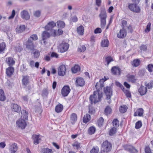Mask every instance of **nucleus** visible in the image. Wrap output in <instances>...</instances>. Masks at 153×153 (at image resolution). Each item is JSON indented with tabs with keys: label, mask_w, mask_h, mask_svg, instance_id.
I'll return each instance as SVG.
<instances>
[{
	"label": "nucleus",
	"mask_w": 153,
	"mask_h": 153,
	"mask_svg": "<svg viewBox=\"0 0 153 153\" xmlns=\"http://www.w3.org/2000/svg\"><path fill=\"white\" fill-rule=\"evenodd\" d=\"M138 91L141 95L145 94L147 91V88L144 86H141L138 89Z\"/></svg>",
	"instance_id": "b1692460"
},
{
	"label": "nucleus",
	"mask_w": 153,
	"mask_h": 153,
	"mask_svg": "<svg viewBox=\"0 0 153 153\" xmlns=\"http://www.w3.org/2000/svg\"><path fill=\"white\" fill-rule=\"evenodd\" d=\"M77 117L75 113L71 114V120L72 124H74L76 121Z\"/></svg>",
	"instance_id": "473e14b6"
},
{
	"label": "nucleus",
	"mask_w": 153,
	"mask_h": 153,
	"mask_svg": "<svg viewBox=\"0 0 153 153\" xmlns=\"http://www.w3.org/2000/svg\"><path fill=\"white\" fill-rule=\"evenodd\" d=\"M37 39L38 37L36 35L33 34L31 35L26 43V45L27 48L30 50H33L34 46L32 43L33 41H35L37 40Z\"/></svg>",
	"instance_id": "f03ea898"
},
{
	"label": "nucleus",
	"mask_w": 153,
	"mask_h": 153,
	"mask_svg": "<svg viewBox=\"0 0 153 153\" xmlns=\"http://www.w3.org/2000/svg\"><path fill=\"white\" fill-rule=\"evenodd\" d=\"M33 56L34 58H38L40 55V51L38 50L34 49L33 50Z\"/></svg>",
	"instance_id": "f704fd0d"
},
{
	"label": "nucleus",
	"mask_w": 153,
	"mask_h": 153,
	"mask_svg": "<svg viewBox=\"0 0 153 153\" xmlns=\"http://www.w3.org/2000/svg\"><path fill=\"white\" fill-rule=\"evenodd\" d=\"M77 31L78 33L80 35H82L83 34L84 29L82 26H80L77 28Z\"/></svg>",
	"instance_id": "72a5a7b5"
},
{
	"label": "nucleus",
	"mask_w": 153,
	"mask_h": 153,
	"mask_svg": "<svg viewBox=\"0 0 153 153\" xmlns=\"http://www.w3.org/2000/svg\"><path fill=\"white\" fill-rule=\"evenodd\" d=\"M21 116L20 118L23 119L25 120L28 119V113L25 110H22L21 112Z\"/></svg>",
	"instance_id": "5701e85b"
},
{
	"label": "nucleus",
	"mask_w": 153,
	"mask_h": 153,
	"mask_svg": "<svg viewBox=\"0 0 153 153\" xmlns=\"http://www.w3.org/2000/svg\"><path fill=\"white\" fill-rule=\"evenodd\" d=\"M15 15V11L14 10H13L12 11L11 15L9 16L8 17V19H13Z\"/></svg>",
	"instance_id": "052dcab7"
},
{
	"label": "nucleus",
	"mask_w": 153,
	"mask_h": 153,
	"mask_svg": "<svg viewBox=\"0 0 153 153\" xmlns=\"http://www.w3.org/2000/svg\"><path fill=\"white\" fill-rule=\"evenodd\" d=\"M63 109V106L61 104H58L55 107V111L57 113L61 112Z\"/></svg>",
	"instance_id": "7c9ffc66"
},
{
	"label": "nucleus",
	"mask_w": 153,
	"mask_h": 153,
	"mask_svg": "<svg viewBox=\"0 0 153 153\" xmlns=\"http://www.w3.org/2000/svg\"><path fill=\"white\" fill-rule=\"evenodd\" d=\"M143 113V110L142 108H140L137 109V111L134 113V116H141Z\"/></svg>",
	"instance_id": "bb28decb"
},
{
	"label": "nucleus",
	"mask_w": 153,
	"mask_h": 153,
	"mask_svg": "<svg viewBox=\"0 0 153 153\" xmlns=\"http://www.w3.org/2000/svg\"><path fill=\"white\" fill-rule=\"evenodd\" d=\"M9 149L10 153H15L18 149L17 144L16 143L10 144Z\"/></svg>",
	"instance_id": "9b49d317"
},
{
	"label": "nucleus",
	"mask_w": 153,
	"mask_h": 153,
	"mask_svg": "<svg viewBox=\"0 0 153 153\" xmlns=\"http://www.w3.org/2000/svg\"><path fill=\"white\" fill-rule=\"evenodd\" d=\"M100 21L101 27L104 28L106 24V20H100Z\"/></svg>",
	"instance_id": "4d7b16f0"
},
{
	"label": "nucleus",
	"mask_w": 153,
	"mask_h": 153,
	"mask_svg": "<svg viewBox=\"0 0 153 153\" xmlns=\"http://www.w3.org/2000/svg\"><path fill=\"white\" fill-rule=\"evenodd\" d=\"M5 99L6 98L4 96L3 91L2 89H0V100L1 101H4Z\"/></svg>",
	"instance_id": "58836bf2"
},
{
	"label": "nucleus",
	"mask_w": 153,
	"mask_h": 153,
	"mask_svg": "<svg viewBox=\"0 0 153 153\" xmlns=\"http://www.w3.org/2000/svg\"><path fill=\"white\" fill-rule=\"evenodd\" d=\"M51 56L52 57L58 58V54L56 53L53 52L51 53Z\"/></svg>",
	"instance_id": "69168bd1"
},
{
	"label": "nucleus",
	"mask_w": 153,
	"mask_h": 153,
	"mask_svg": "<svg viewBox=\"0 0 153 153\" xmlns=\"http://www.w3.org/2000/svg\"><path fill=\"white\" fill-rule=\"evenodd\" d=\"M14 72V68L12 67H9L6 69V74L7 76H10L13 74Z\"/></svg>",
	"instance_id": "6ab92c4d"
},
{
	"label": "nucleus",
	"mask_w": 153,
	"mask_h": 153,
	"mask_svg": "<svg viewBox=\"0 0 153 153\" xmlns=\"http://www.w3.org/2000/svg\"><path fill=\"white\" fill-rule=\"evenodd\" d=\"M22 47L19 46L16 47H15V50L16 52H20L22 51Z\"/></svg>",
	"instance_id": "338daca9"
},
{
	"label": "nucleus",
	"mask_w": 153,
	"mask_h": 153,
	"mask_svg": "<svg viewBox=\"0 0 153 153\" xmlns=\"http://www.w3.org/2000/svg\"><path fill=\"white\" fill-rule=\"evenodd\" d=\"M96 129L94 127H90L88 130V132L90 134H92L95 132Z\"/></svg>",
	"instance_id": "79ce46f5"
},
{
	"label": "nucleus",
	"mask_w": 153,
	"mask_h": 153,
	"mask_svg": "<svg viewBox=\"0 0 153 153\" xmlns=\"http://www.w3.org/2000/svg\"><path fill=\"white\" fill-rule=\"evenodd\" d=\"M21 18L23 19L27 20L30 19V16L28 12L26 10H23L20 13Z\"/></svg>",
	"instance_id": "f8f14e48"
},
{
	"label": "nucleus",
	"mask_w": 153,
	"mask_h": 153,
	"mask_svg": "<svg viewBox=\"0 0 153 153\" xmlns=\"http://www.w3.org/2000/svg\"><path fill=\"white\" fill-rule=\"evenodd\" d=\"M57 25L59 27L62 28H64L65 26V24L64 22L60 21L57 22Z\"/></svg>",
	"instance_id": "c03bdc74"
},
{
	"label": "nucleus",
	"mask_w": 153,
	"mask_h": 153,
	"mask_svg": "<svg viewBox=\"0 0 153 153\" xmlns=\"http://www.w3.org/2000/svg\"><path fill=\"white\" fill-rule=\"evenodd\" d=\"M140 60L138 59H134L131 63V64L133 66L137 67L140 64Z\"/></svg>",
	"instance_id": "e433bc0d"
},
{
	"label": "nucleus",
	"mask_w": 153,
	"mask_h": 153,
	"mask_svg": "<svg viewBox=\"0 0 153 153\" xmlns=\"http://www.w3.org/2000/svg\"><path fill=\"white\" fill-rule=\"evenodd\" d=\"M151 24L150 22L146 26V27L145 30V31L146 32H149L150 30Z\"/></svg>",
	"instance_id": "13d9d810"
},
{
	"label": "nucleus",
	"mask_w": 153,
	"mask_h": 153,
	"mask_svg": "<svg viewBox=\"0 0 153 153\" xmlns=\"http://www.w3.org/2000/svg\"><path fill=\"white\" fill-rule=\"evenodd\" d=\"M66 71V67L64 65H60L58 68V74L60 76H64L65 74Z\"/></svg>",
	"instance_id": "6e6552de"
},
{
	"label": "nucleus",
	"mask_w": 153,
	"mask_h": 153,
	"mask_svg": "<svg viewBox=\"0 0 153 153\" xmlns=\"http://www.w3.org/2000/svg\"><path fill=\"white\" fill-rule=\"evenodd\" d=\"M48 94V92L47 89H44L42 91V94L43 96H47Z\"/></svg>",
	"instance_id": "0e129e2a"
},
{
	"label": "nucleus",
	"mask_w": 153,
	"mask_h": 153,
	"mask_svg": "<svg viewBox=\"0 0 153 153\" xmlns=\"http://www.w3.org/2000/svg\"><path fill=\"white\" fill-rule=\"evenodd\" d=\"M106 60L107 62V65H108L111 62L113 61V59L111 56H108L106 57Z\"/></svg>",
	"instance_id": "603ef678"
},
{
	"label": "nucleus",
	"mask_w": 153,
	"mask_h": 153,
	"mask_svg": "<svg viewBox=\"0 0 153 153\" xmlns=\"http://www.w3.org/2000/svg\"><path fill=\"white\" fill-rule=\"evenodd\" d=\"M99 151V148L98 147L96 146L93 147L91 150V153H98Z\"/></svg>",
	"instance_id": "de8ad7c7"
},
{
	"label": "nucleus",
	"mask_w": 153,
	"mask_h": 153,
	"mask_svg": "<svg viewBox=\"0 0 153 153\" xmlns=\"http://www.w3.org/2000/svg\"><path fill=\"white\" fill-rule=\"evenodd\" d=\"M70 91L69 87L68 85L64 86L61 90V93L63 97L68 96Z\"/></svg>",
	"instance_id": "9d476101"
},
{
	"label": "nucleus",
	"mask_w": 153,
	"mask_h": 153,
	"mask_svg": "<svg viewBox=\"0 0 153 153\" xmlns=\"http://www.w3.org/2000/svg\"><path fill=\"white\" fill-rule=\"evenodd\" d=\"M51 36V35L47 31L43 32L42 34V40H46Z\"/></svg>",
	"instance_id": "a878e982"
},
{
	"label": "nucleus",
	"mask_w": 153,
	"mask_h": 153,
	"mask_svg": "<svg viewBox=\"0 0 153 153\" xmlns=\"http://www.w3.org/2000/svg\"><path fill=\"white\" fill-rule=\"evenodd\" d=\"M11 109L13 112H18L20 111L21 107L15 103H12L11 105Z\"/></svg>",
	"instance_id": "ddd939ff"
},
{
	"label": "nucleus",
	"mask_w": 153,
	"mask_h": 153,
	"mask_svg": "<svg viewBox=\"0 0 153 153\" xmlns=\"http://www.w3.org/2000/svg\"><path fill=\"white\" fill-rule=\"evenodd\" d=\"M26 120L22 118H19L16 122L17 126L22 129H24L27 125Z\"/></svg>",
	"instance_id": "423d86ee"
},
{
	"label": "nucleus",
	"mask_w": 153,
	"mask_h": 153,
	"mask_svg": "<svg viewBox=\"0 0 153 153\" xmlns=\"http://www.w3.org/2000/svg\"><path fill=\"white\" fill-rule=\"evenodd\" d=\"M117 131V129L116 127H112L110 130L109 134L110 136H112L116 133Z\"/></svg>",
	"instance_id": "c9c22d12"
},
{
	"label": "nucleus",
	"mask_w": 153,
	"mask_h": 153,
	"mask_svg": "<svg viewBox=\"0 0 153 153\" xmlns=\"http://www.w3.org/2000/svg\"><path fill=\"white\" fill-rule=\"evenodd\" d=\"M146 88L148 89H150L153 87V81L149 83L146 85Z\"/></svg>",
	"instance_id": "6e6d98bb"
},
{
	"label": "nucleus",
	"mask_w": 153,
	"mask_h": 153,
	"mask_svg": "<svg viewBox=\"0 0 153 153\" xmlns=\"http://www.w3.org/2000/svg\"><path fill=\"white\" fill-rule=\"evenodd\" d=\"M112 73L114 75H119L120 74L121 70L118 67L114 66L112 67L111 69Z\"/></svg>",
	"instance_id": "2eb2a0df"
},
{
	"label": "nucleus",
	"mask_w": 153,
	"mask_h": 153,
	"mask_svg": "<svg viewBox=\"0 0 153 153\" xmlns=\"http://www.w3.org/2000/svg\"><path fill=\"white\" fill-rule=\"evenodd\" d=\"M102 92L99 90L94 91L93 95H91L90 97V100L91 104L96 103L101 100L102 97Z\"/></svg>",
	"instance_id": "f257e3e1"
},
{
	"label": "nucleus",
	"mask_w": 153,
	"mask_h": 153,
	"mask_svg": "<svg viewBox=\"0 0 153 153\" xmlns=\"http://www.w3.org/2000/svg\"><path fill=\"white\" fill-rule=\"evenodd\" d=\"M104 93L106 96V99L108 100V103L111 102L110 100L111 97L112 95V88L111 87L107 86L104 88Z\"/></svg>",
	"instance_id": "20e7f679"
},
{
	"label": "nucleus",
	"mask_w": 153,
	"mask_h": 153,
	"mask_svg": "<svg viewBox=\"0 0 153 153\" xmlns=\"http://www.w3.org/2000/svg\"><path fill=\"white\" fill-rule=\"evenodd\" d=\"M63 32L62 30L60 29H59L57 31L53 29L51 31V34L52 36L55 37L56 36L61 35L62 34Z\"/></svg>",
	"instance_id": "4468645a"
},
{
	"label": "nucleus",
	"mask_w": 153,
	"mask_h": 153,
	"mask_svg": "<svg viewBox=\"0 0 153 153\" xmlns=\"http://www.w3.org/2000/svg\"><path fill=\"white\" fill-rule=\"evenodd\" d=\"M6 62L9 65L11 66L15 64V61L12 57H9L6 58Z\"/></svg>",
	"instance_id": "aec40b11"
},
{
	"label": "nucleus",
	"mask_w": 153,
	"mask_h": 153,
	"mask_svg": "<svg viewBox=\"0 0 153 153\" xmlns=\"http://www.w3.org/2000/svg\"><path fill=\"white\" fill-rule=\"evenodd\" d=\"M111 144L110 142L105 141L102 144V149L103 152H108L111 151Z\"/></svg>",
	"instance_id": "7ed1b4c3"
},
{
	"label": "nucleus",
	"mask_w": 153,
	"mask_h": 153,
	"mask_svg": "<svg viewBox=\"0 0 153 153\" xmlns=\"http://www.w3.org/2000/svg\"><path fill=\"white\" fill-rule=\"evenodd\" d=\"M128 7L131 11L136 13H139L140 11V7L135 3L129 4Z\"/></svg>",
	"instance_id": "0eeeda50"
},
{
	"label": "nucleus",
	"mask_w": 153,
	"mask_h": 153,
	"mask_svg": "<svg viewBox=\"0 0 153 153\" xmlns=\"http://www.w3.org/2000/svg\"><path fill=\"white\" fill-rule=\"evenodd\" d=\"M104 119L102 117H101L97 121L98 126L100 127L103 125Z\"/></svg>",
	"instance_id": "8fccbe9b"
},
{
	"label": "nucleus",
	"mask_w": 153,
	"mask_h": 153,
	"mask_svg": "<svg viewBox=\"0 0 153 153\" xmlns=\"http://www.w3.org/2000/svg\"><path fill=\"white\" fill-rule=\"evenodd\" d=\"M23 84L26 85L29 83V77L28 76H24L22 79Z\"/></svg>",
	"instance_id": "ea45409f"
},
{
	"label": "nucleus",
	"mask_w": 153,
	"mask_h": 153,
	"mask_svg": "<svg viewBox=\"0 0 153 153\" xmlns=\"http://www.w3.org/2000/svg\"><path fill=\"white\" fill-rule=\"evenodd\" d=\"M99 16L100 20H106L107 15L105 11V10H102L101 11Z\"/></svg>",
	"instance_id": "393cba45"
},
{
	"label": "nucleus",
	"mask_w": 153,
	"mask_h": 153,
	"mask_svg": "<svg viewBox=\"0 0 153 153\" xmlns=\"http://www.w3.org/2000/svg\"><path fill=\"white\" fill-rule=\"evenodd\" d=\"M142 126V123L140 121H138L136 123L135 128L136 129H139Z\"/></svg>",
	"instance_id": "3c124183"
},
{
	"label": "nucleus",
	"mask_w": 153,
	"mask_h": 153,
	"mask_svg": "<svg viewBox=\"0 0 153 153\" xmlns=\"http://www.w3.org/2000/svg\"><path fill=\"white\" fill-rule=\"evenodd\" d=\"M80 69L79 66L78 65H75L71 68V71L73 73H76L79 71Z\"/></svg>",
	"instance_id": "2f4dec72"
},
{
	"label": "nucleus",
	"mask_w": 153,
	"mask_h": 153,
	"mask_svg": "<svg viewBox=\"0 0 153 153\" xmlns=\"http://www.w3.org/2000/svg\"><path fill=\"white\" fill-rule=\"evenodd\" d=\"M109 45V41L107 39L102 40L101 42V45L102 47H107Z\"/></svg>",
	"instance_id": "cd10ccee"
},
{
	"label": "nucleus",
	"mask_w": 153,
	"mask_h": 153,
	"mask_svg": "<svg viewBox=\"0 0 153 153\" xmlns=\"http://www.w3.org/2000/svg\"><path fill=\"white\" fill-rule=\"evenodd\" d=\"M124 147L125 149L131 152H134L136 150L131 145H126Z\"/></svg>",
	"instance_id": "c85d7f7f"
},
{
	"label": "nucleus",
	"mask_w": 153,
	"mask_h": 153,
	"mask_svg": "<svg viewBox=\"0 0 153 153\" xmlns=\"http://www.w3.org/2000/svg\"><path fill=\"white\" fill-rule=\"evenodd\" d=\"M126 33L124 29H121L120 32L117 34V36L119 38L124 37L126 36Z\"/></svg>",
	"instance_id": "4be33fe9"
},
{
	"label": "nucleus",
	"mask_w": 153,
	"mask_h": 153,
	"mask_svg": "<svg viewBox=\"0 0 153 153\" xmlns=\"http://www.w3.org/2000/svg\"><path fill=\"white\" fill-rule=\"evenodd\" d=\"M107 79L105 77L104 79L103 78L100 79L99 82H97L95 86L96 89L99 90L101 89L104 86V82L106 81Z\"/></svg>",
	"instance_id": "1a4fd4ad"
},
{
	"label": "nucleus",
	"mask_w": 153,
	"mask_h": 153,
	"mask_svg": "<svg viewBox=\"0 0 153 153\" xmlns=\"http://www.w3.org/2000/svg\"><path fill=\"white\" fill-rule=\"evenodd\" d=\"M111 111V109L110 107L107 106L105 108V114L108 115L110 114Z\"/></svg>",
	"instance_id": "09e8293b"
},
{
	"label": "nucleus",
	"mask_w": 153,
	"mask_h": 153,
	"mask_svg": "<svg viewBox=\"0 0 153 153\" xmlns=\"http://www.w3.org/2000/svg\"><path fill=\"white\" fill-rule=\"evenodd\" d=\"M122 25L123 28L127 27V22L125 20H123L122 21Z\"/></svg>",
	"instance_id": "774afa93"
},
{
	"label": "nucleus",
	"mask_w": 153,
	"mask_h": 153,
	"mask_svg": "<svg viewBox=\"0 0 153 153\" xmlns=\"http://www.w3.org/2000/svg\"><path fill=\"white\" fill-rule=\"evenodd\" d=\"M69 48V45L68 43L62 42L58 45L57 49L59 52L62 53L67 51Z\"/></svg>",
	"instance_id": "39448f33"
},
{
	"label": "nucleus",
	"mask_w": 153,
	"mask_h": 153,
	"mask_svg": "<svg viewBox=\"0 0 153 153\" xmlns=\"http://www.w3.org/2000/svg\"><path fill=\"white\" fill-rule=\"evenodd\" d=\"M86 50V48L84 46H82L78 48V51L79 52H84Z\"/></svg>",
	"instance_id": "864d4df0"
},
{
	"label": "nucleus",
	"mask_w": 153,
	"mask_h": 153,
	"mask_svg": "<svg viewBox=\"0 0 153 153\" xmlns=\"http://www.w3.org/2000/svg\"><path fill=\"white\" fill-rule=\"evenodd\" d=\"M42 151L44 153H53V152L52 150L48 148L43 149Z\"/></svg>",
	"instance_id": "49530a36"
},
{
	"label": "nucleus",
	"mask_w": 153,
	"mask_h": 153,
	"mask_svg": "<svg viewBox=\"0 0 153 153\" xmlns=\"http://www.w3.org/2000/svg\"><path fill=\"white\" fill-rule=\"evenodd\" d=\"M145 152L146 153H152L151 151L148 146H146L145 149Z\"/></svg>",
	"instance_id": "e2e57ef3"
},
{
	"label": "nucleus",
	"mask_w": 153,
	"mask_h": 153,
	"mask_svg": "<svg viewBox=\"0 0 153 153\" xmlns=\"http://www.w3.org/2000/svg\"><path fill=\"white\" fill-rule=\"evenodd\" d=\"M41 137L39 135L36 134L33 135L32 136V138L33 140L34 144H38L40 142Z\"/></svg>",
	"instance_id": "a211bd4d"
},
{
	"label": "nucleus",
	"mask_w": 153,
	"mask_h": 153,
	"mask_svg": "<svg viewBox=\"0 0 153 153\" xmlns=\"http://www.w3.org/2000/svg\"><path fill=\"white\" fill-rule=\"evenodd\" d=\"M112 124L113 126H115V127H117L119 126V121L117 119H115L113 120L112 122Z\"/></svg>",
	"instance_id": "5fc2aeb1"
},
{
	"label": "nucleus",
	"mask_w": 153,
	"mask_h": 153,
	"mask_svg": "<svg viewBox=\"0 0 153 153\" xmlns=\"http://www.w3.org/2000/svg\"><path fill=\"white\" fill-rule=\"evenodd\" d=\"M127 108V106L123 105L120 106L119 109V111L122 113H124L126 111Z\"/></svg>",
	"instance_id": "a19ab883"
},
{
	"label": "nucleus",
	"mask_w": 153,
	"mask_h": 153,
	"mask_svg": "<svg viewBox=\"0 0 153 153\" xmlns=\"http://www.w3.org/2000/svg\"><path fill=\"white\" fill-rule=\"evenodd\" d=\"M102 30L100 28H97L94 30V33L95 34L99 33L101 32Z\"/></svg>",
	"instance_id": "680f3d73"
},
{
	"label": "nucleus",
	"mask_w": 153,
	"mask_h": 153,
	"mask_svg": "<svg viewBox=\"0 0 153 153\" xmlns=\"http://www.w3.org/2000/svg\"><path fill=\"white\" fill-rule=\"evenodd\" d=\"M25 27L24 25H21L20 26H18L16 29V31L18 33H22L25 30Z\"/></svg>",
	"instance_id": "412c9836"
},
{
	"label": "nucleus",
	"mask_w": 153,
	"mask_h": 153,
	"mask_svg": "<svg viewBox=\"0 0 153 153\" xmlns=\"http://www.w3.org/2000/svg\"><path fill=\"white\" fill-rule=\"evenodd\" d=\"M148 69L149 71L150 72L153 71V65L151 64H149L148 66Z\"/></svg>",
	"instance_id": "bf43d9fd"
},
{
	"label": "nucleus",
	"mask_w": 153,
	"mask_h": 153,
	"mask_svg": "<svg viewBox=\"0 0 153 153\" xmlns=\"http://www.w3.org/2000/svg\"><path fill=\"white\" fill-rule=\"evenodd\" d=\"M91 117L90 115L86 114L85 115L83 118V122L84 123H86L89 121L90 120Z\"/></svg>",
	"instance_id": "4c0bfd02"
},
{
	"label": "nucleus",
	"mask_w": 153,
	"mask_h": 153,
	"mask_svg": "<svg viewBox=\"0 0 153 153\" xmlns=\"http://www.w3.org/2000/svg\"><path fill=\"white\" fill-rule=\"evenodd\" d=\"M56 25V24L53 22H49L45 27V29L47 30H51Z\"/></svg>",
	"instance_id": "dca6fc26"
},
{
	"label": "nucleus",
	"mask_w": 153,
	"mask_h": 153,
	"mask_svg": "<svg viewBox=\"0 0 153 153\" xmlns=\"http://www.w3.org/2000/svg\"><path fill=\"white\" fill-rule=\"evenodd\" d=\"M128 80L132 82H134L135 81L134 76V75H128L127 76Z\"/></svg>",
	"instance_id": "37998d69"
},
{
	"label": "nucleus",
	"mask_w": 153,
	"mask_h": 153,
	"mask_svg": "<svg viewBox=\"0 0 153 153\" xmlns=\"http://www.w3.org/2000/svg\"><path fill=\"white\" fill-rule=\"evenodd\" d=\"M6 44L5 42H2L0 43V53H4L6 49Z\"/></svg>",
	"instance_id": "c756f323"
},
{
	"label": "nucleus",
	"mask_w": 153,
	"mask_h": 153,
	"mask_svg": "<svg viewBox=\"0 0 153 153\" xmlns=\"http://www.w3.org/2000/svg\"><path fill=\"white\" fill-rule=\"evenodd\" d=\"M76 86H82L84 85L85 83L84 79L81 77L76 78Z\"/></svg>",
	"instance_id": "f3484780"
},
{
	"label": "nucleus",
	"mask_w": 153,
	"mask_h": 153,
	"mask_svg": "<svg viewBox=\"0 0 153 153\" xmlns=\"http://www.w3.org/2000/svg\"><path fill=\"white\" fill-rule=\"evenodd\" d=\"M72 146L75 149H78L80 148L81 144L77 142H76L73 144Z\"/></svg>",
	"instance_id": "a18cd8bd"
}]
</instances>
